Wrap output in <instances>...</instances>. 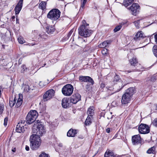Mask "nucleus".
<instances>
[{"instance_id": "1", "label": "nucleus", "mask_w": 157, "mask_h": 157, "mask_svg": "<svg viewBox=\"0 0 157 157\" xmlns=\"http://www.w3.org/2000/svg\"><path fill=\"white\" fill-rule=\"evenodd\" d=\"M32 131L36 133L35 135L39 137L42 136L46 132V130L42 122L38 120L35 121L32 128Z\"/></svg>"}, {"instance_id": "2", "label": "nucleus", "mask_w": 157, "mask_h": 157, "mask_svg": "<svg viewBox=\"0 0 157 157\" xmlns=\"http://www.w3.org/2000/svg\"><path fill=\"white\" fill-rule=\"evenodd\" d=\"M135 91V89L133 87H130L127 89L125 93L122 95L121 101L122 103L125 104L129 103Z\"/></svg>"}, {"instance_id": "3", "label": "nucleus", "mask_w": 157, "mask_h": 157, "mask_svg": "<svg viewBox=\"0 0 157 157\" xmlns=\"http://www.w3.org/2000/svg\"><path fill=\"white\" fill-rule=\"evenodd\" d=\"M30 146L33 150H36L39 148L41 144V140L40 137L34 134L31 135L30 137Z\"/></svg>"}, {"instance_id": "4", "label": "nucleus", "mask_w": 157, "mask_h": 157, "mask_svg": "<svg viewBox=\"0 0 157 157\" xmlns=\"http://www.w3.org/2000/svg\"><path fill=\"white\" fill-rule=\"evenodd\" d=\"M89 24H86V26L82 25L78 29V34L81 36L85 37L90 36L92 33V31L89 29Z\"/></svg>"}, {"instance_id": "5", "label": "nucleus", "mask_w": 157, "mask_h": 157, "mask_svg": "<svg viewBox=\"0 0 157 157\" xmlns=\"http://www.w3.org/2000/svg\"><path fill=\"white\" fill-rule=\"evenodd\" d=\"M61 12L57 9H53L48 13L47 17L48 18L52 21H56L60 17Z\"/></svg>"}, {"instance_id": "6", "label": "nucleus", "mask_w": 157, "mask_h": 157, "mask_svg": "<svg viewBox=\"0 0 157 157\" xmlns=\"http://www.w3.org/2000/svg\"><path fill=\"white\" fill-rule=\"evenodd\" d=\"M38 116V113L36 111H31L27 115L26 121L27 124H31L34 122Z\"/></svg>"}, {"instance_id": "7", "label": "nucleus", "mask_w": 157, "mask_h": 157, "mask_svg": "<svg viewBox=\"0 0 157 157\" xmlns=\"http://www.w3.org/2000/svg\"><path fill=\"white\" fill-rule=\"evenodd\" d=\"M73 90V87L71 85L67 84L62 88V92L64 95L68 96L72 94Z\"/></svg>"}, {"instance_id": "8", "label": "nucleus", "mask_w": 157, "mask_h": 157, "mask_svg": "<svg viewBox=\"0 0 157 157\" xmlns=\"http://www.w3.org/2000/svg\"><path fill=\"white\" fill-rule=\"evenodd\" d=\"M139 131L141 134H146L150 132V128L149 126L145 124H141L138 128Z\"/></svg>"}, {"instance_id": "9", "label": "nucleus", "mask_w": 157, "mask_h": 157, "mask_svg": "<svg viewBox=\"0 0 157 157\" xmlns=\"http://www.w3.org/2000/svg\"><path fill=\"white\" fill-rule=\"evenodd\" d=\"M55 91L53 89L48 90L43 96V100L44 101H46L52 98L55 94Z\"/></svg>"}, {"instance_id": "10", "label": "nucleus", "mask_w": 157, "mask_h": 157, "mask_svg": "<svg viewBox=\"0 0 157 157\" xmlns=\"http://www.w3.org/2000/svg\"><path fill=\"white\" fill-rule=\"evenodd\" d=\"M78 79L81 82L90 83L91 85H93L94 84V82L93 79L90 76L80 75L79 76Z\"/></svg>"}, {"instance_id": "11", "label": "nucleus", "mask_w": 157, "mask_h": 157, "mask_svg": "<svg viewBox=\"0 0 157 157\" xmlns=\"http://www.w3.org/2000/svg\"><path fill=\"white\" fill-rule=\"evenodd\" d=\"M25 125V121H20L17 125L16 129V132L19 133L23 132L26 128L24 127Z\"/></svg>"}, {"instance_id": "12", "label": "nucleus", "mask_w": 157, "mask_h": 157, "mask_svg": "<svg viewBox=\"0 0 157 157\" xmlns=\"http://www.w3.org/2000/svg\"><path fill=\"white\" fill-rule=\"evenodd\" d=\"M81 96L78 93H76L73 94L70 99L71 102L75 104L81 100Z\"/></svg>"}, {"instance_id": "13", "label": "nucleus", "mask_w": 157, "mask_h": 157, "mask_svg": "<svg viewBox=\"0 0 157 157\" xmlns=\"http://www.w3.org/2000/svg\"><path fill=\"white\" fill-rule=\"evenodd\" d=\"M140 6L138 4L134 3L130 7V10L132 12L133 15H136L139 12Z\"/></svg>"}, {"instance_id": "14", "label": "nucleus", "mask_w": 157, "mask_h": 157, "mask_svg": "<svg viewBox=\"0 0 157 157\" xmlns=\"http://www.w3.org/2000/svg\"><path fill=\"white\" fill-rule=\"evenodd\" d=\"M141 138L140 135H137L132 137V142L133 145L138 144L141 142Z\"/></svg>"}, {"instance_id": "15", "label": "nucleus", "mask_w": 157, "mask_h": 157, "mask_svg": "<svg viewBox=\"0 0 157 157\" xmlns=\"http://www.w3.org/2000/svg\"><path fill=\"white\" fill-rule=\"evenodd\" d=\"M23 0H20L14 9L15 14H18L21 10L23 3Z\"/></svg>"}, {"instance_id": "16", "label": "nucleus", "mask_w": 157, "mask_h": 157, "mask_svg": "<svg viewBox=\"0 0 157 157\" xmlns=\"http://www.w3.org/2000/svg\"><path fill=\"white\" fill-rule=\"evenodd\" d=\"M62 105L63 108H69L70 105L68 99L65 98L63 99L62 101Z\"/></svg>"}, {"instance_id": "17", "label": "nucleus", "mask_w": 157, "mask_h": 157, "mask_svg": "<svg viewBox=\"0 0 157 157\" xmlns=\"http://www.w3.org/2000/svg\"><path fill=\"white\" fill-rule=\"evenodd\" d=\"M77 133V130L71 128L67 132V136L68 137H74Z\"/></svg>"}, {"instance_id": "18", "label": "nucleus", "mask_w": 157, "mask_h": 157, "mask_svg": "<svg viewBox=\"0 0 157 157\" xmlns=\"http://www.w3.org/2000/svg\"><path fill=\"white\" fill-rule=\"evenodd\" d=\"M55 31L54 26L48 25L46 27V31L48 34H52Z\"/></svg>"}, {"instance_id": "19", "label": "nucleus", "mask_w": 157, "mask_h": 157, "mask_svg": "<svg viewBox=\"0 0 157 157\" xmlns=\"http://www.w3.org/2000/svg\"><path fill=\"white\" fill-rule=\"evenodd\" d=\"M144 38V35L142 32H139L135 35L134 39L135 40H140Z\"/></svg>"}, {"instance_id": "20", "label": "nucleus", "mask_w": 157, "mask_h": 157, "mask_svg": "<svg viewBox=\"0 0 157 157\" xmlns=\"http://www.w3.org/2000/svg\"><path fill=\"white\" fill-rule=\"evenodd\" d=\"M94 108L93 106H90L89 108L88 109L87 113L88 115V116L89 117H92V116H93V115L94 113Z\"/></svg>"}, {"instance_id": "21", "label": "nucleus", "mask_w": 157, "mask_h": 157, "mask_svg": "<svg viewBox=\"0 0 157 157\" xmlns=\"http://www.w3.org/2000/svg\"><path fill=\"white\" fill-rule=\"evenodd\" d=\"M104 156L105 157H116L115 155H114L113 152L109 150L106 151L105 154Z\"/></svg>"}, {"instance_id": "22", "label": "nucleus", "mask_w": 157, "mask_h": 157, "mask_svg": "<svg viewBox=\"0 0 157 157\" xmlns=\"http://www.w3.org/2000/svg\"><path fill=\"white\" fill-rule=\"evenodd\" d=\"M111 41H105L103 42L101 44H99L98 46L100 48H104L107 46L108 44L110 43Z\"/></svg>"}, {"instance_id": "23", "label": "nucleus", "mask_w": 157, "mask_h": 157, "mask_svg": "<svg viewBox=\"0 0 157 157\" xmlns=\"http://www.w3.org/2000/svg\"><path fill=\"white\" fill-rule=\"evenodd\" d=\"M15 98L13 99V98H10L9 100V105L10 107H13L16 103V99Z\"/></svg>"}, {"instance_id": "24", "label": "nucleus", "mask_w": 157, "mask_h": 157, "mask_svg": "<svg viewBox=\"0 0 157 157\" xmlns=\"http://www.w3.org/2000/svg\"><path fill=\"white\" fill-rule=\"evenodd\" d=\"M129 62L131 65L132 66H135L136 64H137L138 63L137 60L136 59V58L135 57H133L132 58L130 59L129 60Z\"/></svg>"}, {"instance_id": "25", "label": "nucleus", "mask_w": 157, "mask_h": 157, "mask_svg": "<svg viewBox=\"0 0 157 157\" xmlns=\"http://www.w3.org/2000/svg\"><path fill=\"white\" fill-rule=\"evenodd\" d=\"M91 117L88 116L85 122L86 125H89L91 124L92 123Z\"/></svg>"}, {"instance_id": "26", "label": "nucleus", "mask_w": 157, "mask_h": 157, "mask_svg": "<svg viewBox=\"0 0 157 157\" xmlns=\"http://www.w3.org/2000/svg\"><path fill=\"white\" fill-rule=\"evenodd\" d=\"M134 0H124L123 4L125 7H127L131 4Z\"/></svg>"}, {"instance_id": "27", "label": "nucleus", "mask_w": 157, "mask_h": 157, "mask_svg": "<svg viewBox=\"0 0 157 157\" xmlns=\"http://www.w3.org/2000/svg\"><path fill=\"white\" fill-rule=\"evenodd\" d=\"M46 2H42L39 4V8L42 10H44L46 9Z\"/></svg>"}, {"instance_id": "28", "label": "nucleus", "mask_w": 157, "mask_h": 157, "mask_svg": "<svg viewBox=\"0 0 157 157\" xmlns=\"http://www.w3.org/2000/svg\"><path fill=\"white\" fill-rule=\"evenodd\" d=\"M155 147L153 146L149 148L147 151V153L148 154H155Z\"/></svg>"}, {"instance_id": "29", "label": "nucleus", "mask_w": 157, "mask_h": 157, "mask_svg": "<svg viewBox=\"0 0 157 157\" xmlns=\"http://www.w3.org/2000/svg\"><path fill=\"white\" fill-rule=\"evenodd\" d=\"M87 0H81V6L80 10H82Z\"/></svg>"}, {"instance_id": "30", "label": "nucleus", "mask_w": 157, "mask_h": 157, "mask_svg": "<svg viewBox=\"0 0 157 157\" xmlns=\"http://www.w3.org/2000/svg\"><path fill=\"white\" fill-rule=\"evenodd\" d=\"M22 103V100L20 98H18L16 103V106L17 108L19 107L21 105Z\"/></svg>"}, {"instance_id": "31", "label": "nucleus", "mask_w": 157, "mask_h": 157, "mask_svg": "<svg viewBox=\"0 0 157 157\" xmlns=\"http://www.w3.org/2000/svg\"><path fill=\"white\" fill-rule=\"evenodd\" d=\"M23 87L24 88V91L25 92H27L31 90L29 86L28 85H24Z\"/></svg>"}, {"instance_id": "32", "label": "nucleus", "mask_w": 157, "mask_h": 157, "mask_svg": "<svg viewBox=\"0 0 157 157\" xmlns=\"http://www.w3.org/2000/svg\"><path fill=\"white\" fill-rule=\"evenodd\" d=\"M153 52L155 56L157 57V45L154 46L153 48Z\"/></svg>"}, {"instance_id": "33", "label": "nucleus", "mask_w": 157, "mask_h": 157, "mask_svg": "<svg viewBox=\"0 0 157 157\" xmlns=\"http://www.w3.org/2000/svg\"><path fill=\"white\" fill-rule=\"evenodd\" d=\"M21 72L22 73H24L25 72L27 71V68L26 67L25 65L24 64H23L21 66Z\"/></svg>"}, {"instance_id": "34", "label": "nucleus", "mask_w": 157, "mask_h": 157, "mask_svg": "<svg viewBox=\"0 0 157 157\" xmlns=\"http://www.w3.org/2000/svg\"><path fill=\"white\" fill-rule=\"evenodd\" d=\"M122 27L121 25H119L117 26L114 29L113 31L114 32H116L119 31Z\"/></svg>"}, {"instance_id": "35", "label": "nucleus", "mask_w": 157, "mask_h": 157, "mask_svg": "<svg viewBox=\"0 0 157 157\" xmlns=\"http://www.w3.org/2000/svg\"><path fill=\"white\" fill-rule=\"evenodd\" d=\"M90 83H88L86 85V91H90L91 89V87H90Z\"/></svg>"}, {"instance_id": "36", "label": "nucleus", "mask_w": 157, "mask_h": 157, "mask_svg": "<svg viewBox=\"0 0 157 157\" xmlns=\"http://www.w3.org/2000/svg\"><path fill=\"white\" fill-rule=\"evenodd\" d=\"M119 79L120 78L119 76L117 75L114 76L113 81L114 82H116L119 81Z\"/></svg>"}, {"instance_id": "37", "label": "nucleus", "mask_w": 157, "mask_h": 157, "mask_svg": "<svg viewBox=\"0 0 157 157\" xmlns=\"http://www.w3.org/2000/svg\"><path fill=\"white\" fill-rule=\"evenodd\" d=\"M48 155L44 152H42L39 156V157H48Z\"/></svg>"}, {"instance_id": "38", "label": "nucleus", "mask_w": 157, "mask_h": 157, "mask_svg": "<svg viewBox=\"0 0 157 157\" xmlns=\"http://www.w3.org/2000/svg\"><path fill=\"white\" fill-rule=\"evenodd\" d=\"M18 40L19 43L22 44L24 43V40L21 36L19 37L18 38Z\"/></svg>"}, {"instance_id": "39", "label": "nucleus", "mask_w": 157, "mask_h": 157, "mask_svg": "<svg viewBox=\"0 0 157 157\" xmlns=\"http://www.w3.org/2000/svg\"><path fill=\"white\" fill-rule=\"evenodd\" d=\"M157 76L156 75H153L151 77V81L154 82L157 79Z\"/></svg>"}, {"instance_id": "40", "label": "nucleus", "mask_w": 157, "mask_h": 157, "mask_svg": "<svg viewBox=\"0 0 157 157\" xmlns=\"http://www.w3.org/2000/svg\"><path fill=\"white\" fill-rule=\"evenodd\" d=\"M4 106L3 103H0V112H2L3 110Z\"/></svg>"}, {"instance_id": "41", "label": "nucleus", "mask_w": 157, "mask_h": 157, "mask_svg": "<svg viewBox=\"0 0 157 157\" xmlns=\"http://www.w3.org/2000/svg\"><path fill=\"white\" fill-rule=\"evenodd\" d=\"M152 124L154 126L157 127V118H155L153 120Z\"/></svg>"}, {"instance_id": "42", "label": "nucleus", "mask_w": 157, "mask_h": 157, "mask_svg": "<svg viewBox=\"0 0 157 157\" xmlns=\"http://www.w3.org/2000/svg\"><path fill=\"white\" fill-rule=\"evenodd\" d=\"M8 120V117H6L5 118L4 120V124L5 126H6L7 124V122Z\"/></svg>"}, {"instance_id": "43", "label": "nucleus", "mask_w": 157, "mask_h": 157, "mask_svg": "<svg viewBox=\"0 0 157 157\" xmlns=\"http://www.w3.org/2000/svg\"><path fill=\"white\" fill-rule=\"evenodd\" d=\"M108 52L107 49L106 48H104L101 51L102 54L105 55Z\"/></svg>"}, {"instance_id": "44", "label": "nucleus", "mask_w": 157, "mask_h": 157, "mask_svg": "<svg viewBox=\"0 0 157 157\" xmlns=\"http://www.w3.org/2000/svg\"><path fill=\"white\" fill-rule=\"evenodd\" d=\"M73 32V31L72 30H71L68 33V34L67 36V39H68L69 38V37H70V36H71Z\"/></svg>"}, {"instance_id": "45", "label": "nucleus", "mask_w": 157, "mask_h": 157, "mask_svg": "<svg viewBox=\"0 0 157 157\" xmlns=\"http://www.w3.org/2000/svg\"><path fill=\"white\" fill-rule=\"evenodd\" d=\"M135 71L133 70H128V71H125V72L126 73V74H127L128 73H130V72H132V71Z\"/></svg>"}, {"instance_id": "46", "label": "nucleus", "mask_w": 157, "mask_h": 157, "mask_svg": "<svg viewBox=\"0 0 157 157\" xmlns=\"http://www.w3.org/2000/svg\"><path fill=\"white\" fill-rule=\"evenodd\" d=\"M124 85H123V86H122L119 89H118L117 90L115 91V92H118L120 91L124 86Z\"/></svg>"}, {"instance_id": "47", "label": "nucleus", "mask_w": 157, "mask_h": 157, "mask_svg": "<svg viewBox=\"0 0 157 157\" xmlns=\"http://www.w3.org/2000/svg\"><path fill=\"white\" fill-rule=\"evenodd\" d=\"M105 87V84L104 83H102L101 84L100 87L102 88H104Z\"/></svg>"}, {"instance_id": "48", "label": "nucleus", "mask_w": 157, "mask_h": 157, "mask_svg": "<svg viewBox=\"0 0 157 157\" xmlns=\"http://www.w3.org/2000/svg\"><path fill=\"white\" fill-rule=\"evenodd\" d=\"M25 149V150L27 151H29V147L27 145L26 146Z\"/></svg>"}, {"instance_id": "49", "label": "nucleus", "mask_w": 157, "mask_h": 157, "mask_svg": "<svg viewBox=\"0 0 157 157\" xmlns=\"http://www.w3.org/2000/svg\"><path fill=\"white\" fill-rule=\"evenodd\" d=\"M86 21L85 20H83L82 21V25H85L86 26Z\"/></svg>"}, {"instance_id": "50", "label": "nucleus", "mask_w": 157, "mask_h": 157, "mask_svg": "<svg viewBox=\"0 0 157 157\" xmlns=\"http://www.w3.org/2000/svg\"><path fill=\"white\" fill-rule=\"evenodd\" d=\"M155 42L157 43V33L155 35Z\"/></svg>"}, {"instance_id": "51", "label": "nucleus", "mask_w": 157, "mask_h": 157, "mask_svg": "<svg viewBox=\"0 0 157 157\" xmlns=\"http://www.w3.org/2000/svg\"><path fill=\"white\" fill-rule=\"evenodd\" d=\"M106 131L107 133H109L110 132V128H107V129L106 130Z\"/></svg>"}, {"instance_id": "52", "label": "nucleus", "mask_w": 157, "mask_h": 157, "mask_svg": "<svg viewBox=\"0 0 157 157\" xmlns=\"http://www.w3.org/2000/svg\"><path fill=\"white\" fill-rule=\"evenodd\" d=\"M16 23H19V19L17 17L16 19Z\"/></svg>"}, {"instance_id": "53", "label": "nucleus", "mask_w": 157, "mask_h": 157, "mask_svg": "<svg viewBox=\"0 0 157 157\" xmlns=\"http://www.w3.org/2000/svg\"><path fill=\"white\" fill-rule=\"evenodd\" d=\"M134 23L136 26H138V24L137 22H134Z\"/></svg>"}, {"instance_id": "54", "label": "nucleus", "mask_w": 157, "mask_h": 157, "mask_svg": "<svg viewBox=\"0 0 157 157\" xmlns=\"http://www.w3.org/2000/svg\"><path fill=\"white\" fill-rule=\"evenodd\" d=\"M15 18V16H13L12 17V20H14Z\"/></svg>"}, {"instance_id": "55", "label": "nucleus", "mask_w": 157, "mask_h": 157, "mask_svg": "<svg viewBox=\"0 0 157 157\" xmlns=\"http://www.w3.org/2000/svg\"><path fill=\"white\" fill-rule=\"evenodd\" d=\"M1 87L0 86V97H1Z\"/></svg>"}, {"instance_id": "56", "label": "nucleus", "mask_w": 157, "mask_h": 157, "mask_svg": "<svg viewBox=\"0 0 157 157\" xmlns=\"http://www.w3.org/2000/svg\"><path fill=\"white\" fill-rule=\"evenodd\" d=\"M155 106L156 107V109H155V110H157V104H155Z\"/></svg>"}, {"instance_id": "57", "label": "nucleus", "mask_w": 157, "mask_h": 157, "mask_svg": "<svg viewBox=\"0 0 157 157\" xmlns=\"http://www.w3.org/2000/svg\"><path fill=\"white\" fill-rule=\"evenodd\" d=\"M81 157H86V156L85 155H83Z\"/></svg>"}, {"instance_id": "58", "label": "nucleus", "mask_w": 157, "mask_h": 157, "mask_svg": "<svg viewBox=\"0 0 157 157\" xmlns=\"http://www.w3.org/2000/svg\"><path fill=\"white\" fill-rule=\"evenodd\" d=\"M46 65V63H44V66H42V67H44V66H45Z\"/></svg>"}, {"instance_id": "59", "label": "nucleus", "mask_w": 157, "mask_h": 157, "mask_svg": "<svg viewBox=\"0 0 157 157\" xmlns=\"http://www.w3.org/2000/svg\"><path fill=\"white\" fill-rule=\"evenodd\" d=\"M124 23L123 22H122L121 23V25H124Z\"/></svg>"}, {"instance_id": "60", "label": "nucleus", "mask_w": 157, "mask_h": 157, "mask_svg": "<svg viewBox=\"0 0 157 157\" xmlns=\"http://www.w3.org/2000/svg\"><path fill=\"white\" fill-rule=\"evenodd\" d=\"M12 151H13V152H15V150H13V149H12Z\"/></svg>"}, {"instance_id": "61", "label": "nucleus", "mask_w": 157, "mask_h": 157, "mask_svg": "<svg viewBox=\"0 0 157 157\" xmlns=\"http://www.w3.org/2000/svg\"><path fill=\"white\" fill-rule=\"evenodd\" d=\"M84 51H86V50H85V49H84Z\"/></svg>"}, {"instance_id": "62", "label": "nucleus", "mask_w": 157, "mask_h": 157, "mask_svg": "<svg viewBox=\"0 0 157 157\" xmlns=\"http://www.w3.org/2000/svg\"><path fill=\"white\" fill-rule=\"evenodd\" d=\"M110 113H111V114H112V112H111Z\"/></svg>"}, {"instance_id": "63", "label": "nucleus", "mask_w": 157, "mask_h": 157, "mask_svg": "<svg viewBox=\"0 0 157 157\" xmlns=\"http://www.w3.org/2000/svg\"><path fill=\"white\" fill-rule=\"evenodd\" d=\"M113 116H112L111 117V118H113Z\"/></svg>"}]
</instances>
